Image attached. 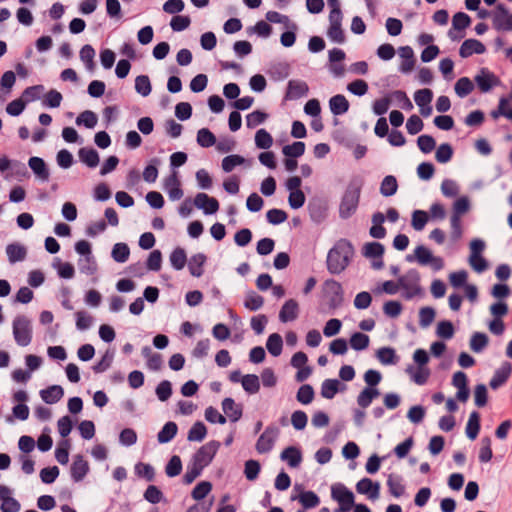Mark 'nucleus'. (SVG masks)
Wrapping results in <instances>:
<instances>
[{"instance_id": "29", "label": "nucleus", "mask_w": 512, "mask_h": 512, "mask_svg": "<svg viewBox=\"0 0 512 512\" xmlns=\"http://www.w3.org/2000/svg\"><path fill=\"white\" fill-rule=\"evenodd\" d=\"M81 162L89 168H95L99 164V154L94 148L83 147L78 151Z\"/></svg>"}, {"instance_id": "30", "label": "nucleus", "mask_w": 512, "mask_h": 512, "mask_svg": "<svg viewBox=\"0 0 512 512\" xmlns=\"http://www.w3.org/2000/svg\"><path fill=\"white\" fill-rule=\"evenodd\" d=\"M402 482L403 479L400 475L392 473L388 476L387 486L392 496L399 498L405 493V486Z\"/></svg>"}, {"instance_id": "59", "label": "nucleus", "mask_w": 512, "mask_h": 512, "mask_svg": "<svg viewBox=\"0 0 512 512\" xmlns=\"http://www.w3.org/2000/svg\"><path fill=\"white\" fill-rule=\"evenodd\" d=\"M135 474L150 482L155 478V470L153 466L143 462H139L135 465Z\"/></svg>"}, {"instance_id": "3", "label": "nucleus", "mask_w": 512, "mask_h": 512, "mask_svg": "<svg viewBox=\"0 0 512 512\" xmlns=\"http://www.w3.org/2000/svg\"><path fill=\"white\" fill-rule=\"evenodd\" d=\"M470 209V202L466 196L458 198L453 204V210L450 217L451 239L457 242L461 239L463 231L461 226V217Z\"/></svg>"}, {"instance_id": "7", "label": "nucleus", "mask_w": 512, "mask_h": 512, "mask_svg": "<svg viewBox=\"0 0 512 512\" xmlns=\"http://www.w3.org/2000/svg\"><path fill=\"white\" fill-rule=\"evenodd\" d=\"M279 432L278 427L274 425L267 426L256 442V451L259 454H266L270 452L279 436Z\"/></svg>"}, {"instance_id": "58", "label": "nucleus", "mask_w": 512, "mask_h": 512, "mask_svg": "<svg viewBox=\"0 0 512 512\" xmlns=\"http://www.w3.org/2000/svg\"><path fill=\"white\" fill-rule=\"evenodd\" d=\"M76 316V328L80 331L89 329L93 324V317L85 310L77 311Z\"/></svg>"}, {"instance_id": "16", "label": "nucleus", "mask_w": 512, "mask_h": 512, "mask_svg": "<svg viewBox=\"0 0 512 512\" xmlns=\"http://www.w3.org/2000/svg\"><path fill=\"white\" fill-rule=\"evenodd\" d=\"M89 464L80 454L74 456L70 467L71 478L74 482L82 481L89 472Z\"/></svg>"}, {"instance_id": "49", "label": "nucleus", "mask_w": 512, "mask_h": 512, "mask_svg": "<svg viewBox=\"0 0 512 512\" xmlns=\"http://www.w3.org/2000/svg\"><path fill=\"white\" fill-rule=\"evenodd\" d=\"M130 255V249L126 243H116L113 246L111 256L114 261L118 263H124L128 260Z\"/></svg>"}, {"instance_id": "13", "label": "nucleus", "mask_w": 512, "mask_h": 512, "mask_svg": "<svg viewBox=\"0 0 512 512\" xmlns=\"http://www.w3.org/2000/svg\"><path fill=\"white\" fill-rule=\"evenodd\" d=\"M512 373V364L508 361L502 362L501 366L495 370L492 378L490 379L489 386L493 390H497L503 386Z\"/></svg>"}, {"instance_id": "48", "label": "nucleus", "mask_w": 512, "mask_h": 512, "mask_svg": "<svg viewBox=\"0 0 512 512\" xmlns=\"http://www.w3.org/2000/svg\"><path fill=\"white\" fill-rule=\"evenodd\" d=\"M215 135L208 128H201L197 132V143L203 148H209L216 144Z\"/></svg>"}, {"instance_id": "45", "label": "nucleus", "mask_w": 512, "mask_h": 512, "mask_svg": "<svg viewBox=\"0 0 512 512\" xmlns=\"http://www.w3.org/2000/svg\"><path fill=\"white\" fill-rule=\"evenodd\" d=\"M454 89L459 97L464 98L473 91L474 84L468 77H461L455 83Z\"/></svg>"}, {"instance_id": "11", "label": "nucleus", "mask_w": 512, "mask_h": 512, "mask_svg": "<svg viewBox=\"0 0 512 512\" xmlns=\"http://www.w3.org/2000/svg\"><path fill=\"white\" fill-rule=\"evenodd\" d=\"M21 454L19 455V461L21 462V468L26 474L32 473V460L29 457V453L32 452V436L24 435L19 439L18 442Z\"/></svg>"}, {"instance_id": "33", "label": "nucleus", "mask_w": 512, "mask_h": 512, "mask_svg": "<svg viewBox=\"0 0 512 512\" xmlns=\"http://www.w3.org/2000/svg\"><path fill=\"white\" fill-rule=\"evenodd\" d=\"M480 414L477 411H472L466 425V435L469 439L474 440L477 438L480 431Z\"/></svg>"}, {"instance_id": "34", "label": "nucleus", "mask_w": 512, "mask_h": 512, "mask_svg": "<svg viewBox=\"0 0 512 512\" xmlns=\"http://www.w3.org/2000/svg\"><path fill=\"white\" fill-rule=\"evenodd\" d=\"M178 426L175 422H167L157 434V440L161 444L170 442L177 434Z\"/></svg>"}, {"instance_id": "23", "label": "nucleus", "mask_w": 512, "mask_h": 512, "mask_svg": "<svg viewBox=\"0 0 512 512\" xmlns=\"http://www.w3.org/2000/svg\"><path fill=\"white\" fill-rule=\"evenodd\" d=\"M39 395L46 404L52 405L62 399L64 396V389L60 385H51L46 389L40 390Z\"/></svg>"}, {"instance_id": "9", "label": "nucleus", "mask_w": 512, "mask_h": 512, "mask_svg": "<svg viewBox=\"0 0 512 512\" xmlns=\"http://www.w3.org/2000/svg\"><path fill=\"white\" fill-rule=\"evenodd\" d=\"M416 261L423 266L430 265L434 271H440L444 268V260L439 256H434L431 251L423 245L416 247Z\"/></svg>"}, {"instance_id": "22", "label": "nucleus", "mask_w": 512, "mask_h": 512, "mask_svg": "<svg viewBox=\"0 0 512 512\" xmlns=\"http://www.w3.org/2000/svg\"><path fill=\"white\" fill-rule=\"evenodd\" d=\"M32 96V86L27 87L22 97L10 102L6 107V112L11 116H18L22 113L25 108L27 102H29V97Z\"/></svg>"}, {"instance_id": "50", "label": "nucleus", "mask_w": 512, "mask_h": 512, "mask_svg": "<svg viewBox=\"0 0 512 512\" xmlns=\"http://www.w3.org/2000/svg\"><path fill=\"white\" fill-rule=\"evenodd\" d=\"M187 261L186 252L183 248L177 247L170 254V263L172 267L176 270H181L184 268Z\"/></svg>"}, {"instance_id": "54", "label": "nucleus", "mask_w": 512, "mask_h": 512, "mask_svg": "<svg viewBox=\"0 0 512 512\" xmlns=\"http://www.w3.org/2000/svg\"><path fill=\"white\" fill-rule=\"evenodd\" d=\"M315 396L314 389L309 384H303L297 391L296 399L301 404L307 405L310 404Z\"/></svg>"}, {"instance_id": "18", "label": "nucleus", "mask_w": 512, "mask_h": 512, "mask_svg": "<svg viewBox=\"0 0 512 512\" xmlns=\"http://www.w3.org/2000/svg\"><path fill=\"white\" fill-rule=\"evenodd\" d=\"M331 496L338 504L354 505L355 503L354 494L343 484L333 485L331 487Z\"/></svg>"}, {"instance_id": "60", "label": "nucleus", "mask_w": 512, "mask_h": 512, "mask_svg": "<svg viewBox=\"0 0 512 512\" xmlns=\"http://www.w3.org/2000/svg\"><path fill=\"white\" fill-rule=\"evenodd\" d=\"M94 57H95V50L94 48L86 44L84 45L80 50V59L85 63V66L88 70L94 69Z\"/></svg>"}, {"instance_id": "19", "label": "nucleus", "mask_w": 512, "mask_h": 512, "mask_svg": "<svg viewBox=\"0 0 512 512\" xmlns=\"http://www.w3.org/2000/svg\"><path fill=\"white\" fill-rule=\"evenodd\" d=\"M222 410L231 422L239 421L243 415L242 404H237L235 400L230 397L223 399Z\"/></svg>"}, {"instance_id": "6", "label": "nucleus", "mask_w": 512, "mask_h": 512, "mask_svg": "<svg viewBox=\"0 0 512 512\" xmlns=\"http://www.w3.org/2000/svg\"><path fill=\"white\" fill-rule=\"evenodd\" d=\"M219 448L220 442L209 441L194 453L191 461L204 469L212 462Z\"/></svg>"}, {"instance_id": "53", "label": "nucleus", "mask_w": 512, "mask_h": 512, "mask_svg": "<svg viewBox=\"0 0 512 512\" xmlns=\"http://www.w3.org/2000/svg\"><path fill=\"white\" fill-rule=\"evenodd\" d=\"M69 449H70V441L65 439L58 443L57 448L55 449V458L61 465H65L69 461Z\"/></svg>"}, {"instance_id": "43", "label": "nucleus", "mask_w": 512, "mask_h": 512, "mask_svg": "<svg viewBox=\"0 0 512 512\" xmlns=\"http://www.w3.org/2000/svg\"><path fill=\"white\" fill-rule=\"evenodd\" d=\"M398 183L394 176L388 175L383 178L380 185V193L385 197H390L397 192Z\"/></svg>"}, {"instance_id": "55", "label": "nucleus", "mask_w": 512, "mask_h": 512, "mask_svg": "<svg viewBox=\"0 0 512 512\" xmlns=\"http://www.w3.org/2000/svg\"><path fill=\"white\" fill-rule=\"evenodd\" d=\"M135 90L143 97H147L151 93L152 86L147 75H139L135 78Z\"/></svg>"}, {"instance_id": "44", "label": "nucleus", "mask_w": 512, "mask_h": 512, "mask_svg": "<svg viewBox=\"0 0 512 512\" xmlns=\"http://www.w3.org/2000/svg\"><path fill=\"white\" fill-rule=\"evenodd\" d=\"M406 372L411 375L412 380L417 385H424L426 384L429 376H430V370L427 367H418L416 371H414L413 366H409L406 369Z\"/></svg>"}, {"instance_id": "12", "label": "nucleus", "mask_w": 512, "mask_h": 512, "mask_svg": "<svg viewBox=\"0 0 512 512\" xmlns=\"http://www.w3.org/2000/svg\"><path fill=\"white\" fill-rule=\"evenodd\" d=\"M342 19L343 17H338V14L335 12H333L332 16H329L327 35L333 42L338 44L345 42V34L342 29Z\"/></svg>"}, {"instance_id": "24", "label": "nucleus", "mask_w": 512, "mask_h": 512, "mask_svg": "<svg viewBox=\"0 0 512 512\" xmlns=\"http://www.w3.org/2000/svg\"><path fill=\"white\" fill-rule=\"evenodd\" d=\"M298 313L299 305L297 301L294 299H289L283 304L279 312V319L284 323L294 321L298 317Z\"/></svg>"}, {"instance_id": "46", "label": "nucleus", "mask_w": 512, "mask_h": 512, "mask_svg": "<svg viewBox=\"0 0 512 512\" xmlns=\"http://www.w3.org/2000/svg\"><path fill=\"white\" fill-rule=\"evenodd\" d=\"M63 100L62 94L55 90H49L42 99V105L48 108H58Z\"/></svg>"}, {"instance_id": "52", "label": "nucleus", "mask_w": 512, "mask_h": 512, "mask_svg": "<svg viewBox=\"0 0 512 512\" xmlns=\"http://www.w3.org/2000/svg\"><path fill=\"white\" fill-rule=\"evenodd\" d=\"M305 148H306V146H305L304 142L296 141L290 145H285L282 148V153L286 157L298 158V157H301L305 153Z\"/></svg>"}, {"instance_id": "57", "label": "nucleus", "mask_w": 512, "mask_h": 512, "mask_svg": "<svg viewBox=\"0 0 512 512\" xmlns=\"http://www.w3.org/2000/svg\"><path fill=\"white\" fill-rule=\"evenodd\" d=\"M97 121V115L93 111L86 110L77 117L76 124L84 125L86 128L92 129L96 126Z\"/></svg>"}, {"instance_id": "14", "label": "nucleus", "mask_w": 512, "mask_h": 512, "mask_svg": "<svg viewBox=\"0 0 512 512\" xmlns=\"http://www.w3.org/2000/svg\"><path fill=\"white\" fill-rule=\"evenodd\" d=\"M194 205L207 215L214 214L219 210L218 200L206 193H198L194 198Z\"/></svg>"}, {"instance_id": "10", "label": "nucleus", "mask_w": 512, "mask_h": 512, "mask_svg": "<svg viewBox=\"0 0 512 512\" xmlns=\"http://www.w3.org/2000/svg\"><path fill=\"white\" fill-rule=\"evenodd\" d=\"M474 81L482 93H487L501 84L500 79L488 68H481L474 77Z\"/></svg>"}, {"instance_id": "17", "label": "nucleus", "mask_w": 512, "mask_h": 512, "mask_svg": "<svg viewBox=\"0 0 512 512\" xmlns=\"http://www.w3.org/2000/svg\"><path fill=\"white\" fill-rule=\"evenodd\" d=\"M309 87L305 81L302 80H290L287 84L285 99L286 100H297L308 94Z\"/></svg>"}, {"instance_id": "38", "label": "nucleus", "mask_w": 512, "mask_h": 512, "mask_svg": "<svg viewBox=\"0 0 512 512\" xmlns=\"http://www.w3.org/2000/svg\"><path fill=\"white\" fill-rule=\"evenodd\" d=\"M266 347L268 352L274 356L277 357L282 353L283 349V340L280 334L273 333L271 334L266 342Z\"/></svg>"}, {"instance_id": "63", "label": "nucleus", "mask_w": 512, "mask_h": 512, "mask_svg": "<svg viewBox=\"0 0 512 512\" xmlns=\"http://www.w3.org/2000/svg\"><path fill=\"white\" fill-rule=\"evenodd\" d=\"M453 156V149H452V146L448 143H443L441 145L438 146L437 150H436V153H435V158L437 160V162L439 163H447L451 160Z\"/></svg>"}, {"instance_id": "4", "label": "nucleus", "mask_w": 512, "mask_h": 512, "mask_svg": "<svg viewBox=\"0 0 512 512\" xmlns=\"http://www.w3.org/2000/svg\"><path fill=\"white\" fill-rule=\"evenodd\" d=\"M398 282L400 288L405 290L403 294L405 299H412L422 293V288L419 284L420 274L416 269H409L404 275L398 278Z\"/></svg>"}, {"instance_id": "2", "label": "nucleus", "mask_w": 512, "mask_h": 512, "mask_svg": "<svg viewBox=\"0 0 512 512\" xmlns=\"http://www.w3.org/2000/svg\"><path fill=\"white\" fill-rule=\"evenodd\" d=\"M362 190V181L353 179L347 185L339 205V217L350 218L357 210Z\"/></svg>"}, {"instance_id": "28", "label": "nucleus", "mask_w": 512, "mask_h": 512, "mask_svg": "<svg viewBox=\"0 0 512 512\" xmlns=\"http://www.w3.org/2000/svg\"><path fill=\"white\" fill-rule=\"evenodd\" d=\"M6 254L10 263L23 261L27 256V249L19 243H12L6 247Z\"/></svg>"}, {"instance_id": "26", "label": "nucleus", "mask_w": 512, "mask_h": 512, "mask_svg": "<svg viewBox=\"0 0 512 512\" xmlns=\"http://www.w3.org/2000/svg\"><path fill=\"white\" fill-rule=\"evenodd\" d=\"M280 458L286 461L290 467L296 468L302 461V453L298 448L290 446L281 452Z\"/></svg>"}, {"instance_id": "47", "label": "nucleus", "mask_w": 512, "mask_h": 512, "mask_svg": "<svg viewBox=\"0 0 512 512\" xmlns=\"http://www.w3.org/2000/svg\"><path fill=\"white\" fill-rule=\"evenodd\" d=\"M370 338L368 335L355 332L350 337V346L356 351L365 350L369 346Z\"/></svg>"}, {"instance_id": "37", "label": "nucleus", "mask_w": 512, "mask_h": 512, "mask_svg": "<svg viewBox=\"0 0 512 512\" xmlns=\"http://www.w3.org/2000/svg\"><path fill=\"white\" fill-rule=\"evenodd\" d=\"M207 435V428L203 422H195L188 431L187 439L190 442H201Z\"/></svg>"}, {"instance_id": "39", "label": "nucleus", "mask_w": 512, "mask_h": 512, "mask_svg": "<svg viewBox=\"0 0 512 512\" xmlns=\"http://www.w3.org/2000/svg\"><path fill=\"white\" fill-rule=\"evenodd\" d=\"M340 381L337 379H326L321 385V396L325 399H332L338 393Z\"/></svg>"}, {"instance_id": "40", "label": "nucleus", "mask_w": 512, "mask_h": 512, "mask_svg": "<svg viewBox=\"0 0 512 512\" xmlns=\"http://www.w3.org/2000/svg\"><path fill=\"white\" fill-rule=\"evenodd\" d=\"M243 389L248 394H256L260 390L259 377L255 374H246L241 379Z\"/></svg>"}, {"instance_id": "42", "label": "nucleus", "mask_w": 512, "mask_h": 512, "mask_svg": "<svg viewBox=\"0 0 512 512\" xmlns=\"http://www.w3.org/2000/svg\"><path fill=\"white\" fill-rule=\"evenodd\" d=\"M27 175L28 171L25 164L18 161H11V166L6 178L22 181Z\"/></svg>"}, {"instance_id": "20", "label": "nucleus", "mask_w": 512, "mask_h": 512, "mask_svg": "<svg viewBox=\"0 0 512 512\" xmlns=\"http://www.w3.org/2000/svg\"><path fill=\"white\" fill-rule=\"evenodd\" d=\"M164 189L172 201L179 200L183 197V190L181 189V183L176 172L172 173L165 179Z\"/></svg>"}, {"instance_id": "5", "label": "nucleus", "mask_w": 512, "mask_h": 512, "mask_svg": "<svg viewBox=\"0 0 512 512\" xmlns=\"http://www.w3.org/2000/svg\"><path fill=\"white\" fill-rule=\"evenodd\" d=\"M31 321L27 316H18L13 321V335L16 343L27 346L31 342Z\"/></svg>"}, {"instance_id": "62", "label": "nucleus", "mask_w": 512, "mask_h": 512, "mask_svg": "<svg viewBox=\"0 0 512 512\" xmlns=\"http://www.w3.org/2000/svg\"><path fill=\"white\" fill-rule=\"evenodd\" d=\"M493 452L491 449V439L489 437H483L481 439V448L479 450V461L481 463H487L491 461Z\"/></svg>"}, {"instance_id": "8", "label": "nucleus", "mask_w": 512, "mask_h": 512, "mask_svg": "<svg viewBox=\"0 0 512 512\" xmlns=\"http://www.w3.org/2000/svg\"><path fill=\"white\" fill-rule=\"evenodd\" d=\"M323 288L324 293L329 297V307L331 309L339 308L344 300L342 285L334 279H327L324 282Z\"/></svg>"}, {"instance_id": "35", "label": "nucleus", "mask_w": 512, "mask_h": 512, "mask_svg": "<svg viewBox=\"0 0 512 512\" xmlns=\"http://www.w3.org/2000/svg\"><path fill=\"white\" fill-rule=\"evenodd\" d=\"M376 357L383 365H394L398 362L395 349L391 347L379 348L376 352Z\"/></svg>"}, {"instance_id": "41", "label": "nucleus", "mask_w": 512, "mask_h": 512, "mask_svg": "<svg viewBox=\"0 0 512 512\" xmlns=\"http://www.w3.org/2000/svg\"><path fill=\"white\" fill-rule=\"evenodd\" d=\"M264 304V298L255 291L247 292L244 300V307L250 311L259 310Z\"/></svg>"}, {"instance_id": "31", "label": "nucleus", "mask_w": 512, "mask_h": 512, "mask_svg": "<svg viewBox=\"0 0 512 512\" xmlns=\"http://www.w3.org/2000/svg\"><path fill=\"white\" fill-rule=\"evenodd\" d=\"M206 256L203 253L193 255L188 262V269L192 276L200 277L203 275V266L206 262Z\"/></svg>"}, {"instance_id": "32", "label": "nucleus", "mask_w": 512, "mask_h": 512, "mask_svg": "<svg viewBox=\"0 0 512 512\" xmlns=\"http://www.w3.org/2000/svg\"><path fill=\"white\" fill-rule=\"evenodd\" d=\"M384 252V245L380 242H368L362 247V255L368 259L382 258Z\"/></svg>"}, {"instance_id": "56", "label": "nucleus", "mask_w": 512, "mask_h": 512, "mask_svg": "<svg viewBox=\"0 0 512 512\" xmlns=\"http://www.w3.org/2000/svg\"><path fill=\"white\" fill-rule=\"evenodd\" d=\"M273 144V138L265 129H259L255 134V145L259 149H269Z\"/></svg>"}, {"instance_id": "21", "label": "nucleus", "mask_w": 512, "mask_h": 512, "mask_svg": "<svg viewBox=\"0 0 512 512\" xmlns=\"http://www.w3.org/2000/svg\"><path fill=\"white\" fill-rule=\"evenodd\" d=\"M486 51L485 45L477 39L465 40L459 49V55L462 58H468L473 54H483Z\"/></svg>"}, {"instance_id": "15", "label": "nucleus", "mask_w": 512, "mask_h": 512, "mask_svg": "<svg viewBox=\"0 0 512 512\" xmlns=\"http://www.w3.org/2000/svg\"><path fill=\"white\" fill-rule=\"evenodd\" d=\"M356 491L359 494L367 495V497L374 501L379 498L380 495V483L373 482L370 478H362L356 484Z\"/></svg>"}, {"instance_id": "61", "label": "nucleus", "mask_w": 512, "mask_h": 512, "mask_svg": "<svg viewBox=\"0 0 512 512\" xmlns=\"http://www.w3.org/2000/svg\"><path fill=\"white\" fill-rule=\"evenodd\" d=\"M182 471V461L178 455H173L165 467V473L168 477H176Z\"/></svg>"}, {"instance_id": "36", "label": "nucleus", "mask_w": 512, "mask_h": 512, "mask_svg": "<svg viewBox=\"0 0 512 512\" xmlns=\"http://www.w3.org/2000/svg\"><path fill=\"white\" fill-rule=\"evenodd\" d=\"M489 343V338L485 333L474 332L470 339V349L475 353L482 352Z\"/></svg>"}, {"instance_id": "64", "label": "nucleus", "mask_w": 512, "mask_h": 512, "mask_svg": "<svg viewBox=\"0 0 512 512\" xmlns=\"http://www.w3.org/2000/svg\"><path fill=\"white\" fill-rule=\"evenodd\" d=\"M428 222V214L423 210H415L412 213L411 225L416 231H421L424 229L425 225Z\"/></svg>"}, {"instance_id": "25", "label": "nucleus", "mask_w": 512, "mask_h": 512, "mask_svg": "<svg viewBox=\"0 0 512 512\" xmlns=\"http://www.w3.org/2000/svg\"><path fill=\"white\" fill-rule=\"evenodd\" d=\"M399 55L403 59L399 66V71L405 74L411 72L415 65L413 49L410 46L401 47Z\"/></svg>"}, {"instance_id": "1", "label": "nucleus", "mask_w": 512, "mask_h": 512, "mask_svg": "<svg viewBox=\"0 0 512 512\" xmlns=\"http://www.w3.org/2000/svg\"><path fill=\"white\" fill-rule=\"evenodd\" d=\"M354 247L347 239L338 240L327 254V269L331 274L343 272L354 255Z\"/></svg>"}, {"instance_id": "51", "label": "nucleus", "mask_w": 512, "mask_h": 512, "mask_svg": "<svg viewBox=\"0 0 512 512\" xmlns=\"http://www.w3.org/2000/svg\"><path fill=\"white\" fill-rule=\"evenodd\" d=\"M299 502L304 509L315 508L320 503V498L313 491H304L298 496Z\"/></svg>"}, {"instance_id": "27", "label": "nucleus", "mask_w": 512, "mask_h": 512, "mask_svg": "<svg viewBox=\"0 0 512 512\" xmlns=\"http://www.w3.org/2000/svg\"><path fill=\"white\" fill-rule=\"evenodd\" d=\"M349 102L342 94H337L330 98L329 107L334 115L345 114L349 110Z\"/></svg>"}]
</instances>
